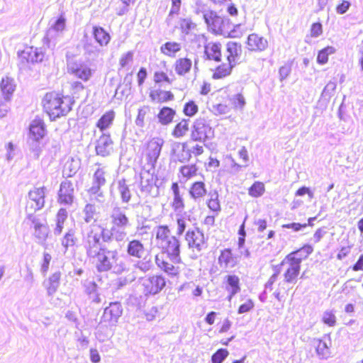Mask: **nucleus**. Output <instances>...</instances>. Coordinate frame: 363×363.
Segmentation results:
<instances>
[{
  "mask_svg": "<svg viewBox=\"0 0 363 363\" xmlns=\"http://www.w3.org/2000/svg\"><path fill=\"white\" fill-rule=\"evenodd\" d=\"M192 67V60L187 57H179L174 63V71L179 76L189 73Z\"/></svg>",
  "mask_w": 363,
  "mask_h": 363,
  "instance_id": "obj_31",
  "label": "nucleus"
},
{
  "mask_svg": "<svg viewBox=\"0 0 363 363\" xmlns=\"http://www.w3.org/2000/svg\"><path fill=\"white\" fill-rule=\"evenodd\" d=\"M265 191V186L262 182H255L248 189V194L252 197L257 198L261 196Z\"/></svg>",
  "mask_w": 363,
  "mask_h": 363,
  "instance_id": "obj_47",
  "label": "nucleus"
},
{
  "mask_svg": "<svg viewBox=\"0 0 363 363\" xmlns=\"http://www.w3.org/2000/svg\"><path fill=\"white\" fill-rule=\"evenodd\" d=\"M157 267L171 278H179L184 269L185 264L181 257H173V259H167L159 255H155Z\"/></svg>",
  "mask_w": 363,
  "mask_h": 363,
  "instance_id": "obj_6",
  "label": "nucleus"
},
{
  "mask_svg": "<svg viewBox=\"0 0 363 363\" xmlns=\"http://www.w3.org/2000/svg\"><path fill=\"white\" fill-rule=\"evenodd\" d=\"M123 313V308L119 302H113L108 306L105 308L103 315L101 317V322L112 325L116 323L118 318L121 316Z\"/></svg>",
  "mask_w": 363,
  "mask_h": 363,
  "instance_id": "obj_17",
  "label": "nucleus"
},
{
  "mask_svg": "<svg viewBox=\"0 0 363 363\" xmlns=\"http://www.w3.org/2000/svg\"><path fill=\"white\" fill-rule=\"evenodd\" d=\"M218 264L225 269L234 268L238 264V256L230 248L223 249L218 257Z\"/></svg>",
  "mask_w": 363,
  "mask_h": 363,
  "instance_id": "obj_20",
  "label": "nucleus"
},
{
  "mask_svg": "<svg viewBox=\"0 0 363 363\" xmlns=\"http://www.w3.org/2000/svg\"><path fill=\"white\" fill-rule=\"evenodd\" d=\"M189 248L200 252L206 245L204 234L199 229L189 230L185 235Z\"/></svg>",
  "mask_w": 363,
  "mask_h": 363,
  "instance_id": "obj_14",
  "label": "nucleus"
},
{
  "mask_svg": "<svg viewBox=\"0 0 363 363\" xmlns=\"http://www.w3.org/2000/svg\"><path fill=\"white\" fill-rule=\"evenodd\" d=\"M171 155L175 161L184 163L191 158V150L187 141L176 143L172 148Z\"/></svg>",
  "mask_w": 363,
  "mask_h": 363,
  "instance_id": "obj_15",
  "label": "nucleus"
},
{
  "mask_svg": "<svg viewBox=\"0 0 363 363\" xmlns=\"http://www.w3.org/2000/svg\"><path fill=\"white\" fill-rule=\"evenodd\" d=\"M61 278V273L56 272L52 273L47 280L46 289L50 295L53 294L57 289Z\"/></svg>",
  "mask_w": 363,
  "mask_h": 363,
  "instance_id": "obj_39",
  "label": "nucleus"
},
{
  "mask_svg": "<svg viewBox=\"0 0 363 363\" xmlns=\"http://www.w3.org/2000/svg\"><path fill=\"white\" fill-rule=\"evenodd\" d=\"M176 116V111L169 106H162L158 111V121L163 125L172 123Z\"/></svg>",
  "mask_w": 363,
  "mask_h": 363,
  "instance_id": "obj_32",
  "label": "nucleus"
},
{
  "mask_svg": "<svg viewBox=\"0 0 363 363\" xmlns=\"http://www.w3.org/2000/svg\"><path fill=\"white\" fill-rule=\"evenodd\" d=\"M46 128L43 119H34L29 128V137L35 141H39L45 135Z\"/></svg>",
  "mask_w": 363,
  "mask_h": 363,
  "instance_id": "obj_26",
  "label": "nucleus"
},
{
  "mask_svg": "<svg viewBox=\"0 0 363 363\" xmlns=\"http://www.w3.org/2000/svg\"><path fill=\"white\" fill-rule=\"evenodd\" d=\"M247 48L253 52H261L268 46V42L264 37L257 33L250 34L246 42Z\"/></svg>",
  "mask_w": 363,
  "mask_h": 363,
  "instance_id": "obj_22",
  "label": "nucleus"
},
{
  "mask_svg": "<svg viewBox=\"0 0 363 363\" xmlns=\"http://www.w3.org/2000/svg\"><path fill=\"white\" fill-rule=\"evenodd\" d=\"M86 40L83 42V49L86 55H91L95 52L96 48L91 42L88 35H85Z\"/></svg>",
  "mask_w": 363,
  "mask_h": 363,
  "instance_id": "obj_61",
  "label": "nucleus"
},
{
  "mask_svg": "<svg viewBox=\"0 0 363 363\" xmlns=\"http://www.w3.org/2000/svg\"><path fill=\"white\" fill-rule=\"evenodd\" d=\"M161 86H150L148 89L150 101L155 104H169L175 100L174 94L170 90L162 89Z\"/></svg>",
  "mask_w": 363,
  "mask_h": 363,
  "instance_id": "obj_11",
  "label": "nucleus"
},
{
  "mask_svg": "<svg viewBox=\"0 0 363 363\" xmlns=\"http://www.w3.org/2000/svg\"><path fill=\"white\" fill-rule=\"evenodd\" d=\"M198 168L195 164H185L179 168V172L182 176L189 179L195 177L197 174Z\"/></svg>",
  "mask_w": 363,
  "mask_h": 363,
  "instance_id": "obj_43",
  "label": "nucleus"
},
{
  "mask_svg": "<svg viewBox=\"0 0 363 363\" xmlns=\"http://www.w3.org/2000/svg\"><path fill=\"white\" fill-rule=\"evenodd\" d=\"M168 72L167 62L165 60L160 61L157 69L153 73L152 81L154 84L155 86H161L162 84H171L172 79L169 77Z\"/></svg>",
  "mask_w": 363,
  "mask_h": 363,
  "instance_id": "obj_19",
  "label": "nucleus"
},
{
  "mask_svg": "<svg viewBox=\"0 0 363 363\" xmlns=\"http://www.w3.org/2000/svg\"><path fill=\"white\" fill-rule=\"evenodd\" d=\"M182 0H171V7L169 11V16L179 14Z\"/></svg>",
  "mask_w": 363,
  "mask_h": 363,
  "instance_id": "obj_59",
  "label": "nucleus"
},
{
  "mask_svg": "<svg viewBox=\"0 0 363 363\" xmlns=\"http://www.w3.org/2000/svg\"><path fill=\"white\" fill-rule=\"evenodd\" d=\"M255 308V302L252 299L248 298L238 308V313L242 314L251 311Z\"/></svg>",
  "mask_w": 363,
  "mask_h": 363,
  "instance_id": "obj_53",
  "label": "nucleus"
},
{
  "mask_svg": "<svg viewBox=\"0 0 363 363\" xmlns=\"http://www.w3.org/2000/svg\"><path fill=\"white\" fill-rule=\"evenodd\" d=\"M66 26V18L62 14L60 15L55 22L52 24V28L55 31H63Z\"/></svg>",
  "mask_w": 363,
  "mask_h": 363,
  "instance_id": "obj_57",
  "label": "nucleus"
},
{
  "mask_svg": "<svg viewBox=\"0 0 363 363\" xmlns=\"http://www.w3.org/2000/svg\"><path fill=\"white\" fill-rule=\"evenodd\" d=\"M45 204L44 187L35 188L30 191L28 199L26 204V211L28 213L35 212L43 207Z\"/></svg>",
  "mask_w": 363,
  "mask_h": 363,
  "instance_id": "obj_13",
  "label": "nucleus"
},
{
  "mask_svg": "<svg viewBox=\"0 0 363 363\" xmlns=\"http://www.w3.org/2000/svg\"><path fill=\"white\" fill-rule=\"evenodd\" d=\"M196 23L187 18H181L179 21V28L182 33L189 34L196 28Z\"/></svg>",
  "mask_w": 363,
  "mask_h": 363,
  "instance_id": "obj_46",
  "label": "nucleus"
},
{
  "mask_svg": "<svg viewBox=\"0 0 363 363\" xmlns=\"http://www.w3.org/2000/svg\"><path fill=\"white\" fill-rule=\"evenodd\" d=\"M145 251V245L139 240H132L128 243L127 253L130 257L141 259Z\"/></svg>",
  "mask_w": 363,
  "mask_h": 363,
  "instance_id": "obj_30",
  "label": "nucleus"
},
{
  "mask_svg": "<svg viewBox=\"0 0 363 363\" xmlns=\"http://www.w3.org/2000/svg\"><path fill=\"white\" fill-rule=\"evenodd\" d=\"M125 179H122L118 181V189L123 202L128 203L131 198V193L128 186L125 184Z\"/></svg>",
  "mask_w": 363,
  "mask_h": 363,
  "instance_id": "obj_45",
  "label": "nucleus"
},
{
  "mask_svg": "<svg viewBox=\"0 0 363 363\" xmlns=\"http://www.w3.org/2000/svg\"><path fill=\"white\" fill-rule=\"evenodd\" d=\"M86 255L92 259L94 264L99 272L109 270L121 271L123 264L116 250H109L100 242V238L91 232L87 237L85 245Z\"/></svg>",
  "mask_w": 363,
  "mask_h": 363,
  "instance_id": "obj_1",
  "label": "nucleus"
},
{
  "mask_svg": "<svg viewBox=\"0 0 363 363\" xmlns=\"http://www.w3.org/2000/svg\"><path fill=\"white\" fill-rule=\"evenodd\" d=\"M206 205L211 211L215 212L216 214H218L221 210L218 196L216 194L211 196V197L206 201Z\"/></svg>",
  "mask_w": 363,
  "mask_h": 363,
  "instance_id": "obj_49",
  "label": "nucleus"
},
{
  "mask_svg": "<svg viewBox=\"0 0 363 363\" xmlns=\"http://www.w3.org/2000/svg\"><path fill=\"white\" fill-rule=\"evenodd\" d=\"M206 192V185L203 182H194L189 189V194L194 199L203 198Z\"/></svg>",
  "mask_w": 363,
  "mask_h": 363,
  "instance_id": "obj_38",
  "label": "nucleus"
},
{
  "mask_svg": "<svg viewBox=\"0 0 363 363\" xmlns=\"http://www.w3.org/2000/svg\"><path fill=\"white\" fill-rule=\"evenodd\" d=\"M204 56L208 60L220 62L222 57V45L218 42H209L204 46Z\"/></svg>",
  "mask_w": 363,
  "mask_h": 363,
  "instance_id": "obj_25",
  "label": "nucleus"
},
{
  "mask_svg": "<svg viewBox=\"0 0 363 363\" xmlns=\"http://www.w3.org/2000/svg\"><path fill=\"white\" fill-rule=\"evenodd\" d=\"M113 151V141L110 134L103 133L96 141L95 152L98 156L105 157Z\"/></svg>",
  "mask_w": 363,
  "mask_h": 363,
  "instance_id": "obj_16",
  "label": "nucleus"
},
{
  "mask_svg": "<svg viewBox=\"0 0 363 363\" xmlns=\"http://www.w3.org/2000/svg\"><path fill=\"white\" fill-rule=\"evenodd\" d=\"M199 111V106L193 100H190L184 104L183 107V113L188 117L194 116Z\"/></svg>",
  "mask_w": 363,
  "mask_h": 363,
  "instance_id": "obj_48",
  "label": "nucleus"
},
{
  "mask_svg": "<svg viewBox=\"0 0 363 363\" xmlns=\"http://www.w3.org/2000/svg\"><path fill=\"white\" fill-rule=\"evenodd\" d=\"M224 284L225 290L229 293V300L241 290L240 279L239 277L235 274H227L225 277Z\"/></svg>",
  "mask_w": 363,
  "mask_h": 363,
  "instance_id": "obj_23",
  "label": "nucleus"
},
{
  "mask_svg": "<svg viewBox=\"0 0 363 363\" xmlns=\"http://www.w3.org/2000/svg\"><path fill=\"white\" fill-rule=\"evenodd\" d=\"M74 104L69 96L56 91L47 92L42 99L43 109L52 121L67 116Z\"/></svg>",
  "mask_w": 363,
  "mask_h": 363,
  "instance_id": "obj_2",
  "label": "nucleus"
},
{
  "mask_svg": "<svg viewBox=\"0 0 363 363\" xmlns=\"http://www.w3.org/2000/svg\"><path fill=\"white\" fill-rule=\"evenodd\" d=\"M164 143V141L162 138L153 137L145 144L144 154L146 157L147 164L153 168L155 167L160 155Z\"/></svg>",
  "mask_w": 363,
  "mask_h": 363,
  "instance_id": "obj_10",
  "label": "nucleus"
},
{
  "mask_svg": "<svg viewBox=\"0 0 363 363\" xmlns=\"http://www.w3.org/2000/svg\"><path fill=\"white\" fill-rule=\"evenodd\" d=\"M246 104L244 95L242 93H237L232 95L229 91V107L230 110H242Z\"/></svg>",
  "mask_w": 363,
  "mask_h": 363,
  "instance_id": "obj_37",
  "label": "nucleus"
},
{
  "mask_svg": "<svg viewBox=\"0 0 363 363\" xmlns=\"http://www.w3.org/2000/svg\"><path fill=\"white\" fill-rule=\"evenodd\" d=\"M77 242V238L73 229L68 230L61 239V245L65 248V252H67L69 247H74Z\"/></svg>",
  "mask_w": 363,
  "mask_h": 363,
  "instance_id": "obj_41",
  "label": "nucleus"
},
{
  "mask_svg": "<svg viewBox=\"0 0 363 363\" xmlns=\"http://www.w3.org/2000/svg\"><path fill=\"white\" fill-rule=\"evenodd\" d=\"M235 67L230 64L229 62H222L217 65L213 70H212V75L211 77L213 79L218 80V79H223L224 78H226L229 77L232 72L233 69Z\"/></svg>",
  "mask_w": 363,
  "mask_h": 363,
  "instance_id": "obj_29",
  "label": "nucleus"
},
{
  "mask_svg": "<svg viewBox=\"0 0 363 363\" xmlns=\"http://www.w3.org/2000/svg\"><path fill=\"white\" fill-rule=\"evenodd\" d=\"M91 34L95 41L101 47L107 46L111 39L110 33L101 26H93Z\"/></svg>",
  "mask_w": 363,
  "mask_h": 363,
  "instance_id": "obj_27",
  "label": "nucleus"
},
{
  "mask_svg": "<svg viewBox=\"0 0 363 363\" xmlns=\"http://www.w3.org/2000/svg\"><path fill=\"white\" fill-rule=\"evenodd\" d=\"M71 92H72V99H79L81 97V94L84 91L85 87L84 86L79 82H74L71 84Z\"/></svg>",
  "mask_w": 363,
  "mask_h": 363,
  "instance_id": "obj_51",
  "label": "nucleus"
},
{
  "mask_svg": "<svg viewBox=\"0 0 363 363\" xmlns=\"http://www.w3.org/2000/svg\"><path fill=\"white\" fill-rule=\"evenodd\" d=\"M181 50V44L174 41L166 42L160 47L161 52L165 56L171 57H175L176 54L180 52Z\"/></svg>",
  "mask_w": 363,
  "mask_h": 363,
  "instance_id": "obj_36",
  "label": "nucleus"
},
{
  "mask_svg": "<svg viewBox=\"0 0 363 363\" xmlns=\"http://www.w3.org/2000/svg\"><path fill=\"white\" fill-rule=\"evenodd\" d=\"M18 57L22 64H34L42 62L45 57V53L38 48L26 45L18 52Z\"/></svg>",
  "mask_w": 363,
  "mask_h": 363,
  "instance_id": "obj_12",
  "label": "nucleus"
},
{
  "mask_svg": "<svg viewBox=\"0 0 363 363\" xmlns=\"http://www.w3.org/2000/svg\"><path fill=\"white\" fill-rule=\"evenodd\" d=\"M173 201L172 202V207L174 210H182L184 208V202L181 194L173 195Z\"/></svg>",
  "mask_w": 363,
  "mask_h": 363,
  "instance_id": "obj_58",
  "label": "nucleus"
},
{
  "mask_svg": "<svg viewBox=\"0 0 363 363\" xmlns=\"http://www.w3.org/2000/svg\"><path fill=\"white\" fill-rule=\"evenodd\" d=\"M189 130V120L182 118L173 127L171 135L174 138H182L187 135Z\"/></svg>",
  "mask_w": 363,
  "mask_h": 363,
  "instance_id": "obj_33",
  "label": "nucleus"
},
{
  "mask_svg": "<svg viewBox=\"0 0 363 363\" xmlns=\"http://www.w3.org/2000/svg\"><path fill=\"white\" fill-rule=\"evenodd\" d=\"M116 113L113 110L105 112L97 121L96 126L101 130L104 131L109 128L115 119Z\"/></svg>",
  "mask_w": 363,
  "mask_h": 363,
  "instance_id": "obj_35",
  "label": "nucleus"
},
{
  "mask_svg": "<svg viewBox=\"0 0 363 363\" xmlns=\"http://www.w3.org/2000/svg\"><path fill=\"white\" fill-rule=\"evenodd\" d=\"M351 4L350 1L347 0H342L340 3H339L336 7V12L339 14H343L347 11L350 6Z\"/></svg>",
  "mask_w": 363,
  "mask_h": 363,
  "instance_id": "obj_64",
  "label": "nucleus"
},
{
  "mask_svg": "<svg viewBox=\"0 0 363 363\" xmlns=\"http://www.w3.org/2000/svg\"><path fill=\"white\" fill-rule=\"evenodd\" d=\"M217 325L218 332L220 334H224L230 330L232 327V322L228 318H225L223 320L220 321Z\"/></svg>",
  "mask_w": 363,
  "mask_h": 363,
  "instance_id": "obj_54",
  "label": "nucleus"
},
{
  "mask_svg": "<svg viewBox=\"0 0 363 363\" xmlns=\"http://www.w3.org/2000/svg\"><path fill=\"white\" fill-rule=\"evenodd\" d=\"M214 137V130L205 118H196L191 126L190 138L194 142L205 143Z\"/></svg>",
  "mask_w": 363,
  "mask_h": 363,
  "instance_id": "obj_7",
  "label": "nucleus"
},
{
  "mask_svg": "<svg viewBox=\"0 0 363 363\" xmlns=\"http://www.w3.org/2000/svg\"><path fill=\"white\" fill-rule=\"evenodd\" d=\"M32 223L33 224V235L35 238L39 240H45L49 235L48 226L35 218L32 219Z\"/></svg>",
  "mask_w": 363,
  "mask_h": 363,
  "instance_id": "obj_34",
  "label": "nucleus"
},
{
  "mask_svg": "<svg viewBox=\"0 0 363 363\" xmlns=\"http://www.w3.org/2000/svg\"><path fill=\"white\" fill-rule=\"evenodd\" d=\"M322 321L324 324L333 327L336 324V317L332 311H327L323 314Z\"/></svg>",
  "mask_w": 363,
  "mask_h": 363,
  "instance_id": "obj_55",
  "label": "nucleus"
},
{
  "mask_svg": "<svg viewBox=\"0 0 363 363\" xmlns=\"http://www.w3.org/2000/svg\"><path fill=\"white\" fill-rule=\"evenodd\" d=\"M335 50L332 46H327L320 50L317 55V62L320 65H325L328 61V56L333 54Z\"/></svg>",
  "mask_w": 363,
  "mask_h": 363,
  "instance_id": "obj_44",
  "label": "nucleus"
},
{
  "mask_svg": "<svg viewBox=\"0 0 363 363\" xmlns=\"http://www.w3.org/2000/svg\"><path fill=\"white\" fill-rule=\"evenodd\" d=\"M213 110L216 114L218 115L225 114L229 112V91H218L215 95V104L213 105Z\"/></svg>",
  "mask_w": 363,
  "mask_h": 363,
  "instance_id": "obj_18",
  "label": "nucleus"
},
{
  "mask_svg": "<svg viewBox=\"0 0 363 363\" xmlns=\"http://www.w3.org/2000/svg\"><path fill=\"white\" fill-rule=\"evenodd\" d=\"M69 73L74 77L82 80L89 81L92 77V69L85 64H79L70 69Z\"/></svg>",
  "mask_w": 363,
  "mask_h": 363,
  "instance_id": "obj_28",
  "label": "nucleus"
},
{
  "mask_svg": "<svg viewBox=\"0 0 363 363\" xmlns=\"http://www.w3.org/2000/svg\"><path fill=\"white\" fill-rule=\"evenodd\" d=\"M155 240L161 252L166 255L169 259H173V257H181V242L177 237L172 235L167 225L157 227Z\"/></svg>",
  "mask_w": 363,
  "mask_h": 363,
  "instance_id": "obj_4",
  "label": "nucleus"
},
{
  "mask_svg": "<svg viewBox=\"0 0 363 363\" xmlns=\"http://www.w3.org/2000/svg\"><path fill=\"white\" fill-rule=\"evenodd\" d=\"M323 33V27L320 23H313L310 28V34L313 38H316L320 35Z\"/></svg>",
  "mask_w": 363,
  "mask_h": 363,
  "instance_id": "obj_62",
  "label": "nucleus"
},
{
  "mask_svg": "<svg viewBox=\"0 0 363 363\" xmlns=\"http://www.w3.org/2000/svg\"><path fill=\"white\" fill-rule=\"evenodd\" d=\"M94 177L98 186L104 185L106 182L105 172L102 169H97L94 174Z\"/></svg>",
  "mask_w": 363,
  "mask_h": 363,
  "instance_id": "obj_60",
  "label": "nucleus"
},
{
  "mask_svg": "<svg viewBox=\"0 0 363 363\" xmlns=\"http://www.w3.org/2000/svg\"><path fill=\"white\" fill-rule=\"evenodd\" d=\"M203 18L209 30L216 35L228 34L232 23L225 16L219 15L215 11H207L203 14Z\"/></svg>",
  "mask_w": 363,
  "mask_h": 363,
  "instance_id": "obj_5",
  "label": "nucleus"
},
{
  "mask_svg": "<svg viewBox=\"0 0 363 363\" xmlns=\"http://www.w3.org/2000/svg\"><path fill=\"white\" fill-rule=\"evenodd\" d=\"M111 227L108 230L106 228L101 230V234L104 240H111L113 237L121 233L129 223L128 218L119 208L113 210L111 214Z\"/></svg>",
  "mask_w": 363,
  "mask_h": 363,
  "instance_id": "obj_8",
  "label": "nucleus"
},
{
  "mask_svg": "<svg viewBox=\"0 0 363 363\" xmlns=\"http://www.w3.org/2000/svg\"><path fill=\"white\" fill-rule=\"evenodd\" d=\"M73 194L72 183L70 181L62 182L58 193V202L61 204L71 205L74 199Z\"/></svg>",
  "mask_w": 363,
  "mask_h": 363,
  "instance_id": "obj_21",
  "label": "nucleus"
},
{
  "mask_svg": "<svg viewBox=\"0 0 363 363\" xmlns=\"http://www.w3.org/2000/svg\"><path fill=\"white\" fill-rule=\"evenodd\" d=\"M68 214L65 208H60L57 212L55 217V233L61 234L64 228V224L67 218Z\"/></svg>",
  "mask_w": 363,
  "mask_h": 363,
  "instance_id": "obj_40",
  "label": "nucleus"
},
{
  "mask_svg": "<svg viewBox=\"0 0 363 363\" xmlns=\"http://www.w3.org/2000/svg\"><path fill=\"white\" fill-rule=\"evenodd\" d=\"M137 82L139 86H143L145 81L147 77V70L145 67H140L137 72Z\"/></svg>",
  "mask_w": 363,
  "mask_h": 363,
  "instance_id": "obj_63",
  "label": "nucleus"
},
{
  "mask_svg": "<svg viewBox=\"0 0 363 363\" xmlns=\"http://www.w3.org/2000/svg\"><path fill=\"white\" fill-rule=\"evenodd\" d=\"M84 213H85V221L90 222L94 219V216L96 215V209L94 205L88 203L85 206L84 208Z\"/></svg>",
  "mask_w": 363,
  "mask_h": 363,
  "instance_id": "obj_52",
  "label": "nucleus"
},
{
  "mask_svg": "<svg viewBox=\"0 0 363 363\" xmlns=\"http://www.w3.org/2000/svg\"><path fill=\"white\" fill-rule=\"evenodd\" d=\"M242 51V46L240 43L228 42L226 44L227 62L235 67L241 57Z\"/></svg>",
  "mask_w": 363,
  "mask_h": 363,
  "instance_id": "obj_24",
  "label": "nucleus"
},
{
  "mask_svg": "<svg viewBox=\"0 0 363 363\" xmlns=\"http://www.w3.org/2000/svg\"><path fill=\"white\" fill-rule=\"evenodd\" d=\"M166 279L162 274H152L141 279L143 291L146 296L160 292L166 286Z\"/></svg>",
  "mask_w": 363,
  "mask_h": 363,
  "instance_id": "obj_9",
  "label": "nucleus"
},
{
  "mask_svg": "<svg viewBox=\"0 0 363 363\" xmlns=\"http://www.w3.org/2000/svg\"><path fill=\"white\" fill-rule=\"evenodd\" d=\"M313 247L305 244L300 248L289 253L281 261V264H287L288 267L284 273V280L287 284H295L298 279L301 272V262L308 259L313 253Z\"/></svg>",
  "mask_w": 363,
  "mask_h": 363,
  "instance_id": "obj_3",
  "label": "nucleus"
},
{
  "mask_svg": "<svg viewBox=\"0 0 363 363\" xmlns=\"http://www.w3.org/2000/svg\"><path fill=\"white\" fill-rule=\"evenodd\" d=\"M1 90L5 95L6 100L9 99L10 96L13 94L15 89L13 80L8 77L2 78L0 82Z\"/></svg>",
  "mask_w": 363,
  "mask_h": 363,
  "instance_id": "obj_42",
  "label": "nucleus"
},
{
  "mask_svg": "<svg viewBox=\"0 0 363 363\" xmlns=\"http://www.w3.org/2000/svg\"><path fill=\"white\" fill-rule=\"evenodd\" d=\"M228 354L229 352L226 349H218L212 354L211 362L212 363H222Z\"/></svg>",
  "mask_w": 363,
  "mask_h": 363,
  "instance_id": "obj_50",
  "label": "nucleus"
},
{
  "mask_svg": "<svg viewBox=\"0 0 363 363\" xmlns=\"http://www.w3.org/2000/svg\"><path fill=\"white\" fill-rule=\"evenodd\" d=\"M133 60V52L128 51L123 54L119 59V65L121 67L124 68L130 65Z\"/></svg>",
  "mask_w": 363,
  "mask_h": 363,
  "instance_id": "obj_56",
  "label": "nucleus"
}]
</instances>
